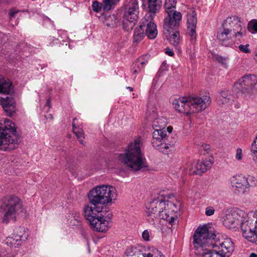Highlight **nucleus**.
Returning a JSON list of instances; mask_svg holds the SVG:
<instances>
[{
    "instance_id": "f3484780",
    "label": "nucleus",
    "mask_w": 257,
    "mask_h": 257,
    "mask_svg": "<svg viewBox=\"0 0 257 257\" xmlns=\"http://www.w3.org/2000/svg\"><path fill=\"white\" fill-rule=\"evenodd\" d=\"M213 163L214 159L212 157L209 159L204 160L201 162L197 161V167L193 168V167H191L186 172H188V174L190 175L201 174L206 172L207 170L210 169Z\"/></svg>"
},
{
    "instance_id": "5fc2aeb1",
    "label": "nucleus",
    "mask_w": 257,
    "mask_h": 257,
    "mask_svg": "<svg viewBox=\"0 0 257 257\" xmlns=\"http://www.w3.org/2000/svg\"><path fill=\"white\" fill-rule=\"evenodd\" d=\"M205 149L206 150H209V146L208 145H206V147H205Z\"/></svg>"
},
{
    "instance_id": "0eeeda50",
    "label": "nucleus",
    "mask_w": 257,
    "mask_h": 257,
    "mask_svg": "<svg viewBox=\"0 0 257 257\" xmlns=\"http://www.w3.org/2000/svg\"><path fill=\"white\" fill-rule=\"evenodd\" d=\"M147 219L152 224H155L161 219L168 217L169 211L166 209V202L162 198L154 199L146 206Z\"/></svg>"
},
{
    "instance_id": "ddd939ff",
    "label": "nucleus",
    "mask_w": 257,
    "mask_h": 257,
    "mask_svg": "<svg viewBox=\"0 0 257 257\" xmlns=\"http://www.w3.org/2000/svg\"><path fill=\"white\" fill-rule=\"evenodd\" d=\"M240 227L243 236L249 241L257 244V225L254 220H246L244 218Z\"/></svg>"
},
{
    "instance_id": "c756f323",
    "label": "nucleus",
    "mask_w": 257,
    "mask_h": 257,
    "mask_svg": "<svg viewBox=\"0 0 257 257\" xmlns=\"http://www.w3.org/2000/svg\"><path fill=\"white\" fill-rule=\"evenodd\" d=\"M118 22V19L114 15L105 17L104 20V23L107 26L112 28L116 27Z\"/></svg>"
},
{
    "instance_id": "473e14b6",
    "label": "nucleus",
    "mask_w": 257,
    "mask_h": 257,
    "mask_svg": "<svg viewBox=\"0 0 257 257\" xmlns=\"http://www.w3.org/2000/svg\"><path fill=\"white\" fill-rule=\"evenodd\" d=\"M177 4L176 0H165L164 8L165 11L175 10Z\"/></svg>"
},
{
    "instance_id": "8fccbe9b",
    "label": "nucleus",
    "mask_w": 257,
    "mask_h": 257,
    "mask_svg": "<svg viewBox=\"0 0 257 257\" xmlns=\"http://www.w3.org/2000/svg\"><path fill=\"white\" fill-rule=\"evenodd\" d=\"M254 217H255L256 220L254 221V222H255V224L257 225V210L255 211Z\"/></svg>"
},
{
    "instance_id": "f8f14e48",
    "label": "nucleus",
    "mask_w": 257,
    "mask_h": 257,
    "mask_svg": "<svg viewBox=\"0 0 257 257\" xmlns=\"http://www.w3.org/2000/svg\"><path fill=\"white\" fill-rule=\"evenodd\" d=\"M28 237V233L25 227H16L13 233L5 240V243L11 247H17L25 242Z\"/></svg>"
},
{
    "instance_id": "72a5a7b5",
    "label": "nucleus",
    "mask_w": 257,
    "mask_h": 257,
    "mask_svg": "<svg viewBox=\"0 0 257 257\" xmlns=\"http://www.w3.org/2000/svg\"><path fill=\"white\" fill-rule=\"evenodd\" d=\"M138 250L137 248L134 247L127 248L125 251V257H139L137 254Z\"/></svg>"
},
{
    "instance_id": "6e6d98bb",
    "label": "nucleus",
    "mask_w": 257,
    "mask_h": 257,
    "mask_svg": "<svg viewBox=\"0 0 257 257\" xmlns=\"http://www.w3.org/2000/svg\"><path fill=\"white\" fill-rule=\"evenodd\" d=\"M48 115L52 117V115L51 114H49Z\"/></svg>"
},
{
    "instance_id": "c9c22d12",
    "label": "nucleus",
    "mask_w": 257,
    "mask_h": 257,
    "mask_svg": "<svg viewBox=\"0 0 257 257\" xmlns=\"http://www.w3.org/2000/svg\"><path fill=\"white\" fill-rule=\"evenodd\" d=\"M249 45L248 44L246 45H240L238 46V48L240 51L245 53H249L250 52V50L249 48Z\"/></svg>"
},
{
    "instance_id": "39448f33",
    "label": "nucleus",
    "mask_w": 257,
    "mask_h": 257,
    "mask_svg": "<svg viewBox=\"0 0 257 257\" xmlns=\"http://www.w3.org/2000/svg\"><path fill=\"white\" fill-rule=\"evenodd\" d=\"M140 143L141 139H136L129 144L124 153L118 156L119 161L133 171H139L147 167L146 159L141 151Z\"/></svg>"
},
{
    "instance_id": "603ef678",
    "label": "nucleus",
    "mask_w": 257,
    "mask_h": 257,
    "mask_svg": "<svg viewBox=\"0 0 257 257\" xmlns=\"http://www.w3.org/2000/svg\"><path fill=\"white\" fill-rule=\"evenodd\" d=\"M254 60L257 61V51H255V54L254 57Z\"/></svg>"
},
{
    "instance_id": "e433bc0d",
    "label": "nucleus",
    "mask_w": 257,
    "mask_h": 257,
    "mask_svg": "<svg viewBox=\"0 0 257 257\" xmlns=\"http://www.w3.org/2000/svg\"><path fill=\"white\" fill-rule=\"evenodd\" d=\"M251 151L253 154H257V136L251 144Z\"/></svg>"
},
{
    "instance_id": "a19ab883",
    "label": "nucleus",
    "mask_w": 257,
    "mask_h": 257,
    "mask_svg": "<svg viewBox=\"0 0 257 257\" xmlns=\"http://www.w3.org/2000/svg\"><path fill=\"white\" fill-rule=\"evenodd\" d=\"M242 150L240 148H238L236 150V153L235 155V158L237 160H240L242 159Z\"/></svg>"
},
{
    "instance_id": "6ab92c4d",
    "label": "nucleus",
    "mask_w": 257,
    "mask_h": 257,
    "mask_svg": "<svg viewBox=\"0 0 257 257\" xmlns=\"http://www.w3.org/2000/svg\"><path fill=\"white\" fill-rule=\"evenodd\" d=\"M150 57L149 54H146L139 58L132 65L131 72L132 75L136 78L137 75L143 71L144 68L148 63V60Z\"/></svg>"
},
{
    "instance_id": "79ce46f5",
    "label": "nucleus",
    "mask_w": 257,
    "mask_h": 257,
    "mask_svg": "<svg viewBox=\"0 0 257 257\" xmlns=\"http://www.w3.org/2000/svg\"><path fill=\"white\" fill-rule=\"evenodd\" d=\"M19 12V11L16 10L15 9H12L9 12V16L10 19H12V18L14 17Z\"/></svg>"
},
{
    "instance_id": "dca6fc26",
    "label": "nucleus",
    "mask_w": 257,
    "mask_h": 257,
    "mask_svg": "<svg viewBox=\"0 0 257 257\" xmlns=\"http://www.w3.org/2000/svg\"><path fill=\"white\" fill-rule=\"evenodd\" d=\"M236 85L240 86L238 88L243 92H250L257 85V77L254 74H248L244 75L238 79Z\"/></svg>"
},
{
    "instance_id": "37998d69",
    "label": "nucleus",
    "mask_w": 257,
    "mask_h": 257,
    "mask_svg": "<svg viewBox=\"0 0 257 257\" xmlns=\"http://www.w3.org/2000/svg\"><path fill=\"white\" fill-rule=\"evenodd\" d=\"M248 178V180L252 181V182L250 184H249V186H255L257 183V180L255 179V178L253 177H249Z\"/></svg>"
},
{
    "instance_id": "393cba45",
    "label": "nucleus",
    "mask_w": 257,
    "mask_h": 257,
    "mask_svg": "<svg viewBox=\"0 0 257 257\" xmlns=\"http://www.w3.org/2000/svg\"><path fill=\"white\" fill-rule=\"evenodd\" d=\"M233 101V96L229 94L227 91L223 90L217 96V102L221 106H228Z\"/></svg>"
},
{
    "instance_id": "b1692460",
    "label": "nucleus",
    "mask_w": 257,
    "mask_h": 257,
    "mask_svg": "<svg viewBox=\"0 0 257 257\" xmlns=\"http://www.w3.org/2000/svg\"><path fill=\"white\" fill-rule=\"evenodd\" d=\"M174 108L180 113H186L189 115L187 97L175 99L172 103Z\"/></svg>"
},
{
    "instance_id": "bb28decb",
    "label": "nucleus",
    "mask_w": 257,
    "mask_h": 257,
    "mask_svg": "<svg viewBox=\"0 0 257 257\" xmlns=\"http://www.w3.org/2000/svg\"><path fill=\"white\" fill-rule=\"evenodd\" d=\"M142 20H144L146 24V35L151 39H155L158 34L156 25L154 23L149 21L146 17Z\"/></svg>"
},
{
    "instance_id": "cd10ccee",
    "label": "nucleus",
    "mask_w": 257,
    "mask_h": 257,
    "mask_svg": "<svg viewBox=\"0 0 257 257\" xmlns=\"http://www.w3.org/2000/svg\"><path fill=\"white\" fill-rule=\"evenodd\" d=\"M145 28H146L145 22L144 20H142L139 28H137L134 32V43H138L140 42L145 36Z\"/></svg>"
},
{
    "instance_id": "6e6552de",
    "label": "nucleus",
    "mask_w": 257,
    "mask_h": 257,
    "mask_svg": "<svg viewBox=\"0 0 257 257\" xmlns=\"http://www.w3.org/2000/svg\"><path fill=\"white\" fill-rule=\"evenodd\" d=\"M4 123L5 127L3 129L0 128V149L6 150L7 146L11 145V149L16 148L20 140L17 135L15 125L7 118L5 119Z\"/></svg>"
},
{
    "instance_id": "f704fd0d",
    "label": "nucleus",
    "mask_w": 257,
    "mask_h": 257,
    "mask_svg": "<svg viewBox=\"0 0 257 257\" xmlns=\"http://www.w3.org/2000/svg\"><path fill=\"white\" fill-rule=\"evenodd\" d=\"M216 60L225 68L227 67L228 58H224L221 56H218L216 57Z\"/></svg>"
},
{
    "instance_id": "c03bdc74",
    "label": "nucleus",
    "mask_w": 257,
    "mask_h": 257,
    "mask_svg": "<svg viewBox=\"0 0 257 257\" xmlns=\"http://www.w3.org/2000/svg\"><path fill=\"white\" fill-rule=\"evenodd\" d=\"M0 257H8L7 251L2 247H0Z\"/></svg>"
},
{
    "instance_id": "a878e982",
    "label": "nucleus",
    "mask_w": 257,
    "mask_h": 257,
    "mask_svg": "<svg viewBox=\"0 0 257 257\" xmlns=\"http://www.w3.org/2000/svg\"><path fill=\"white\" fill-rule=\"evenodd\" d=\"M13 92V86L10 80L0 75V93L9 94Z\"/></svg>"
},
{
    "instance_id": "58836bf2",
    "label": "nucleus",
    "mask_w": 257,
    "mask_h": 257,
    "mask_svg": "<svg viewBox=\"0 0 257 257\" xmlns=\"http://www.w3.org/2000/svg\"><path fill=\"white\" fill-rule=\"evenodd\" d=\"M215 212V210L212 206H208L205 209V214L207 216H211Z\"/></svg>"
},
{
    "instance_id": "2f4dec72",
    "label": "nucleus",
    "mask_w": 257,
    "mask_h": 257,
    "mask_svg": "<svg viewBox=\"0 0 257 257\" xmlns=\"http://www.w3.org/2000/svg\"><path fill=\"white\" fill-rule=\"evenodd\" d=\"M76 119V117H75L73 119V124H72L73 133L75 134V135L76 136L77 138L79 139L80 144H83V141L82 139L84 138V136H83L84 133L82 132V131H79L76 130L77 128H76V126L75 123V122H74Z\"/></svg>"
},
{
    "instance_id": "7ed1b4c3",
    "label": "nucleus",
    "mask_w": 257,
    "mask_h": 257,
    "mask_svg": "<svg viewBox=\"0 0 257 257\" xmlns=\"http://www.w3.org/2000/svg\"><path fill=\"white\" fill-rule=\"evenodd\" d=\"M246 30L240 18L236 16L228 17L217 32V38L220 45L231 47L234 44L233 38L237 40L246 35Z\"/></svg>"
},
{
    "instance_id": "09e8293b",
    "label": "nucleus",
    "mask_w": 257,
    "mask_h": 257,
    "mask_svg": "<svg viewBox=\"0 0 257 257\" xmlns=\"http://www.w3.org/2000/svg\"><path fill=\"white\" fill-rule=\"evenodd\" d=\"M76 216H74V217L75 218V220H76L77 221H79L80 220V219H79V213H76Z\"/></svg>"
},
{
    "instance_id": "4be33fe9",
    "label": "nucleus",
    "mask_w": 257,
    "mask_h": 257,
    "mask_svg": "<svg viewBox=\"0 0 257 257\" xmlns=\"http://www.w3.org/2000/svg\"><path fill=\"white\" fill-rule=\"evenodd\" d=\"M164 33L169 43L174 47L178 49L180 43V33L178 29H163Z\"/></svg>"
},
{
    "instance_id": "5701e85b",
    "label": "nucleus",
    "mask_w": 257,
    "mask_h": 257,
    "mask_svg": "<svg viewBox=\"0 0 257 257\" xmlns=\"http://www.w3.org/2000/svg\"><path fill=\"white\" fill-rule=\"evenodd\" d=\"M0 104L8 116L12 115L15 111L14 99L12 97L7 96L0 98Z\"/></svg>"
},
{
    "instance_id": "a211bd4d",
    "label": "nucleus",
    "mask_w": 257,
    "mask_h": 257,
    "mask_svg": "<svg viewBox=\"0 0 257 257\" xmlns=\"http://www.w3.org/2000/svg\"><path fill=\"white\" fill-rule=\"evenodd\" d=\"M165 201L166 202V209L169 211L168 217L165 220L171 225H172L179 215V212L182 208V205L179 202L177 203H174L168 201Z\"/></svg>"
},
{
    "instance_id": "4468645a",
    "label": "nucleus",
    "mask_w": 257,
    "mask_h": 257,
    "mask_svg": "<svg viewBox=\"0 0 257 257\" xmlns=\"http://www.w3.org/2000/svg\"><path fill=\"white\" fill-rule=\"evenodd\" d=\"M232 190L237 194H243L248 191L249 183L248 178L242 175L234 176L230 180Z\"/></svg>"
},
{
    "instance_id": "f03ea898",
    "label": "nucleus",
    "mask_w": 257,
    "mask_h": 257,
    "mask_svg": "<svg viewBox=\"0 0 257 257\" xmlns=\"http://www.w3.org/2000/svg\"><path fill=\"white\" fill-rule=\"evenodd\" d=\"M193 243L200 257H228L234 249L230 238L220 240L206 226L199 227L195 231Z\"/></svg>"
},
{
    "instance_id": "9b49d317",
    "label": "nucleus",
    "mask_w": 257,
    "mask_h": 257,
    "mask_svg": "<svg viewBox=\"0 0 257 257\" xmlns=\"http://www.w3.org/2000/svg\"><path fill=\"white\" fill-rule=\"evenodd\" d=\"M187 100L189 114L204 110L210 103V97L208 95L202 97L190 96L187 97Z\"/></svg>"
},
{
    "instance_id": "a18cd8bd",
    "label": "nucleus",
    "mask_w": 257,
    "mask_h": 257,
    "mask_svg": "<svg viewBox=\"0 0 257 257\" xmlns=\"http://www.w3.org/2000/svg\"><path fill=\"white\" fill-rule=\"evenodd\" d=\"M165 53L170 56H173L174 54L173 50L169 48L166 49Z\"/></svg>"
},
{
    "instance_id": "412c9836",
    "label": "nucleus",
    "mask_w": 257,
    "mask_h": 257,
    "mask_svg": "<svg viewBox=\"0 0 257 257\" xmlns=\"http://www.w3.org/2000/svg\"><path fill=\"white\" fill-rule=\"evenodd\" d=\"M120 0H103L102 3L94 1L92 3V7L95 12H99L101 9L104 11L111 10Z\"/></svg>"
},
{
    "instance_id": "9d476101",
    "label": "nucleus",
    "mask_w": 257,
    "mask_h": 257,
    "mask_svg": "<svg viewBox=\"0 0 257 257\" xmlns=\"http://www.w3.org/2000/svg\"><path fill=\"white\" fill-rule=\"evenodd\" d=\"M244 217L241 211L236 210H227L222 217L223 224L227 228L233 229L241 225Z\"/></svg>"
},
{
    "instance_id": "de8ad7c7",
    "label": "nucleus",
    "mask_w": 257,
    "mask_h": 257,
    "mask_svg": "<svg viewBox=\"0 0 257 257\" xmlns=\"http://www.w3.org/2000/svg\"><path fill=\"white\" fill-rule=\"evenodd\" d=\"M153 114H152L150 116H148V119H149L150 120H153L154 119L155 117L156 116V114H155L154 111L153 110Z\"/></svg>"
},
{
    "instance_id": "20e7f679",
    "label": "nucleus",
    "mask_w": 257,
    "mask_h": 257,
    "mask_svg": "<svg viewBox=\"0 0 257 257\" xmlns=\"http://www.w3.org/2000/svg\"><path fill=\"white\" fill-rule=\"evenodd\" d=\"M167 123L166 119L163 117L156 118L153 122L154 131L153 133L152 145L164 154L167 153V150L173 147L175 143V140L169 141V135L172 132L173 127L169 126L166 128Z\"/></svg>"
},
{
    "instance_id": "423d86ee",
    "label": "nucleus",
    "mask_w": 257,
    "mask_h": 257,
    "mask_svg": "<svg viewBox=\"0 0 257 257\" xmlns=\"http://www.w3.org/2000/svg\"><path fill=\"white\" fill-rule=\"evenodd\" d=\"M23 202L18 197L9 195L0 200V214L2 222L8 224L11 221H16L17 217L23 211Z\"/></svg>"
},
{
    "instance_id": "3c124183",
    "label": "nucleus",
    "mask_w": 257,
    "mask_h": 257,
    "mask_svg": "<svg viewBox=\"0 0 257 257\" xmlns=\"http://www.w3.org/2000/svg\"><path fill=\"white\" fill-rule=\"evenodd\" d=\"M126 88L129 90L130 91H133V88L130 86L126 87Z\"/></svg>"
},
{
    "instance_id": "2eb2a0df",
    "label": "nucleus",
    "mask_w": 257,
    "mask_h": 257,
    "mask_svg": "<svg viewBox=\"0 0 257 257\" xmlns=\"http://www.w3.org/2000/svg\"><path fill=\"white\" fill-rule=\"evenodd\" d=\"M168 16L164 19L163 29H178L182 20V14L175 10L165 11Z\"/></svg>"
},
{
    "instance_id": "49530a36",
    "label": "nucleus",
    "mask_w": 257,
    "mask_h": 257,
    "mask_svg": "<svg viewBox=\"0 0 257 257\" xmlns=\"http://www.w3.org/2000/svg\"><path fill=\"white\" fill-rule=\"evenodd\" d=\"M252 28L253 31L257 33V21L253 23Z\"/></svg>"
},
{
    "instance_id": "f257e3e1",
    "label": "nucleus",
    "mask_w": 257,
    "mask_h": 257,
    "mask_svg": "<svg viewBox=\"0 0 257 257\" xmlns=\"http://www.w3.org/2000/svg\"><path fill=\"white\" fill-rule=\"evenodd\" d=\"M116 196L115 188L109 185L98 186L89 191L88 197L94 207L85 205L83 211L92 229L98 232H104L108 229L110 222L104 218L101 213L102 207L96 206L111 203Z\"/></svg>"
},
{
    "instance_id": "aec40b11",
    "label": "nucleus",
    "mask_w": 257,
    "mask_h": 257,
    "mask_svg": "<svg viewBox=\"0 0 257 257\" xmlns=\"http://www.w3.org/2000/svg\"><path fill=\"white\" fill-rule=\"evenodd\" d=\"M196 24L197 18L195 13L193 11L187 14V30L188 34L191 37L192 43H194L196 38Z\"/></svg>"
},
{
    "instance_id": "864d4df0",
    "label": "nucleus",
    "mask_w": 257,
    "mask_h": 257,
    "mask_svg": "<svg viewBox=\"0 0 257 257\" xmlns=\"http://www.w3.org/2000/svg\"><path fill=\"white\" fill-rule=\"evenodd\" d=\"M50 103V100H48L47 101V102H46V105H48V106H49Z\"/></svg>"
},
{
    "instance_id": "1a4fd4ad",
    "label": "nucleus",
    "mask_w": 257,
    "mask_h": 257,
    "mask_svg": "<svg viewBox=\"0 0 257 257\" xmlns=\"http://www.w3.org/2000/svg\"><path fill=\"white\" fill-rule=\"evenodd\" d=\"M139 7L137 0H131L125 6L123 15L122 26L123 29L129 31L136 25Z\"/></svg>"
},
{
    "instance_id": "c85d7f7f",
    "label": "nucleus",
    "mask_w": 257,
    "mask_h": 257,
    "mask_svg": "<svg viewBox=\"0 0 257 257\" xmlns=\"http://www.w3.org/2000/svg\"><path fill=\"white\" fill-rule=\"evenodd\" d=\"M148 5L150 12L155 14L160 10L161 2L160 0H148Z\"/></svg>"
},
{
    "instance_id": "ea45409f",
    "label": "nucleus",
    "mask_w": 257,
    "mask_h": 257,
    "mask_svg": "<svg viewBox=\"0 0 257 257\" xmlns=\"http://www.w3.org/2000/svg\"><path fill=\"white\" fill-rule=\"evenodd\" d=\"M142 237L146 241L149 240L150 234L148 230H145L142 233Z\"/></svg>"
},
{
    "instance_id": "4c0bfd02",
    "label": "nucleus",
    "mask_w": 257,
    "mask_h": 257,
    "mask_svg": "<svg viewBox=\"0 0 257 257\" xmlns=\"http://www.w3.org/2000/svg\"><path fill=\"white\" fill-rule=\"evenodd\" d=\"M191 167H193V168H197V161H194L193 162H192V163L190 164H187V167L186 168H184L183 170V172L184 173H186V174H188V172H187L186 171L187 170H189V169Z\"/></svg>"
},
{
    "instance_id": "7c9ffc66",
    "label": "nucleus",
    "mask_w": 257,
    "mask_h": 257,
    "mask_svg": "<svg viewBox=\"0 0 257 257\" xmlns=\"http://www.w3.org/2000/svg\"><path fill=\"white\" fill-rule=\"evenodd\" d=\"M143 257H165L161 252L155 247L149 248V252L147 253H143Z\"/></svg>"
}]
</instances>
